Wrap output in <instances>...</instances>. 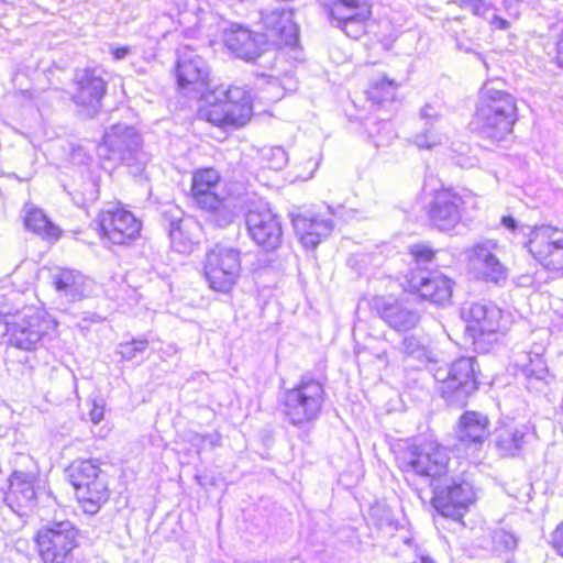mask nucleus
Segmentation results:
<instances>
[{"instance_id": "obj_1", "label": "nucleus", "mask_w": 563, "mask_h": 563, "mask_svg": "<svg viewBox=\"0 0 563 563\" xmlns=\"http://www.w3.org/2000/svg\"><path fill=\"white\" fill-rule=\"evenodd\" d=\"M397 465L406 482L420 495L424 487L431 488V503L442 517L461 520L468 506L474 503L473 486L464 479H448L449 454L444 446L429 441L408 444L396 453Z\"/></svg>"}, {"instance_id": "obj_2", "label": "nucleus", "mask_w": 563, "mask_h": 563, "mask_svg": "<svg viewBox=\"0 0 563 563\" xmlns=\"http://www.w3.org/2000/svg\"><path fill=\"white\" fill-rule=\"evenodd\" d=\"M518 119V108L512 95L484 85L481 90L473 124L484 137L501 141L512 132Z\"/></svg>"}, {"instance_id": "obj_3", "label": "nucleus", "mask_w": 563, "mask_h": 563, "mask_svg": "<svg viewBox=\"0 0 563 563\" xmlns=\"http://www.w3.org/2000/svg\"><path fill=\"white\" fill-rule=\"evenodd\" d=\"M207 103L199 113L218 128H239L252 115L250 93L242 87L220 85L200 97Z\"/></svg>"}, {"instance_id": "obj_4", "label": "nucleus", "mask_w": 563, "mask_h": 563, "mask_svg": "<svg viewBox=\"0 0 563 563\" xmlns=\"http://www.w3.org/2000/svg\"><path fill=\"white\" fill-rule=\"evenodd\" d=\"M100 156L121 162L133 176H141L151 161L142 148V137L137 131L125 124L112 125L103 135L98 148Z\"/></svg>"}, {"instance_id": "obj_5", "label": "nucleus", "mask_w": 563, "mask_h": 563, "mask_svg": "<svg viewBox=\"0 0 563 563\" xmlns=\"http://www.w3.org/2000/svg\"><path fill=\"white\" fill-rule=\"evenodd\" d=\"M324 399L323 385L317 379L302 376L295 387L284 391L283 413L292 426L303 427L319 418Z\"/></svg>"}, {"instance_id": "obj_6", "label": "nucleus", "mask_w": 563, "mask_h": 563, "mask_svg": "<svg viewBox=\"0 0 563 563\" xmlns=\"http://www.w3.org/2000/svg\"><path fill=\"white\" fill-rule=\"evenodd\" d=\"M77 500L88 515H96L109 499L106 473L91 460H78L67 470Z\"/></svg>"}, {"instance_id": "obj_7", "label": "nucleus", "mask_w": 563, "mask_h": 563, "mask_svg": "<svg viewBox=\"0 0 563 563\" xmlns=\"http://www.w3.org/2000/svg\"><path fill=\"white\" fill-rule=\"evenodd\" d=\"M0 316L3 317L10 344L24 351L36 350L43 339L56 328L53 319L33 309L11 316L10 311L0 308Z\"/></svg>"}, {"instance_id": "obj_8", "label": "nucleus", "mask_w": 563, "mask_h": 563, "mask_svg": "<svg viewBox=\"0 0 563 563\" xmlns=\"http://www.w3.org/2000/svg\"><path fill=\"white\" fill-rule=\"evenodd\" d=\"M475 357H460L448 367H438L433 376L437 390L451 405L465 406L467 398L477 390Z\"/></svg>"}, {"instance_id": "obj_9", "label": "nucleus", "mask_w": 563, "mask_h": 563, "mask_svg": "<svg viewBox=\"0 0 563 563\" xmlns=\"http://www.w3.org/2000/svg\"><path fill=\"white\" fill-rule=\"evenodd\" d=\"M241 272L240 252L233 247L214 245L206 255L205 277L216 291L229 292Z\"/></svg>"}, {"instance_id": "obj_10", "label": "nucleus", "mask_w": 563, "mask_h": 563, "mask_svg": "<svg viewBox=\"0 0 563 563\" xmlns=\"http://www.w3.org/2000/svg\"><path fill=\"white\" fill-rule=\"evenodd\" d=\"M525 246L543 268L563 276V230L552 225L534 227Z\"/></svg>"}, {"instance_id": "obj_11", "label": "nucleus", "mask_w": 563, "mask_h": 563, "mask_svg": "<svg viewBox=\"0 0 563 563\" xmlns=\"http://www.w3.org/2000/svg\"><path fill=\"white\" fill-rule=\"evenodd\" d=\"M77 529L68 520L54 521L49 527L41 529L36 543L43 563H65L77 547Z\"/></svg>"}, {"instance_id": "obj_12", "label": "nucleus", "mask_w": 563, "mask_h": 563, "mask_svg": "<svg viewBox=\"0 0 563 563\" xmlns=\"http://www.w3.org/2000/svg\"><path fill=\"white\" fill-rule=\"evenodd\" d=\"M220 180L218 172L213 168H203L194 173L191 195L197 206L214 213L220 225L233 220V213L228 210L227 203L219 198L214 189Z\"/></svg>"}, {"instance_id": "obj_13", "label": "nucleus", "mask_w": 563, "mask_h": 563, "mask_svg": "<svg viewBox=\"0 0 563 563\" xmlns=\"http://www.w3.org/2000/svg\"><path fill=\"white\" fill-rule=\"evenodd\" d=\"M498 243L483 240L464 251L468 269L478 279L499 284L507 278V268L497 256Z\"/></svg>"}, {"instance_id": "obj_14", "label": "nucleus", "mask_w": 563, "mask_h": 563, "mask_svg": "<svg viewBox=\"0 0 563 563\" xmlns=\"http://www.w3.org/2000/svg\"><path fill=\"white\" fill-rule=\"evenodd\" d=\"M100 236L114 245H126L141 232V222L121 207L103 209L97 219Z\"/></svg>"}, {"instance_id": "obj_15", "label": "nucleus", "mask_w": 563, "mask_h": 563, "mask_svg": "<svg viewBox=\"0 0 563 563\" xmlns=\"http://www.w3.org/2000/svg\"><path fill=\"white\" fill-rule=\"evenodd\" d=\"M71 101L81 108L87 117H93L107 91V82L98 68L77 69L74 76Z\"/></svg>"}, {"instance_id": "obj_16", "label": "nucleus", "mask_w": 563, "mask_h": 563, "mask_svg": "<svg viewBox=\"0 0 563 563\" xmlns=\"http://www.w3.org/2000/svg\"><path fill=\"white\" fill-rule=\"evenodd\" d=\"M323 5L332 24L347 36L357 38L364 33V23L371 15L367 0H324Z\"/></svg>"}, {"instance_id": "obj_17", "label": "nucleus", "mask_w": 563, "mask_h": 563, "mask_svg": "<svg viewBox=\"0 0 563 563\" xmlns=\"http://www.w3.org/2000/svg\"><path fill=\"white\" fill-rule=\"evenodd\" d=\"M461 316L474 345L501 331V310L490 302H472L462 308Z\"/></svg>"}, {"instance_id": "obj_18", "label": "nucleus", "mask_w": 563, "mask_h": 563, "mask_svg": "<svg viewBox=\"0 0 563 563\" xmlns=\"http://www.w3.org/2000/svg\"><path fill=\"white\" fill-rule=\"evenodd\" d=\"M246 225L253 241L265 251H275L282 245V222L269 208L260 206L249 210Z\"/></svg>"}, {"instance_id": "obj_19", "label": "nucleus", "mask_w": 563, "mask_h": 563, "mask_svg": "<svg viewBox=\"0 0 563 563\" xmlns=\"http://www.w3.org/2000/svg\"><path fill=\"white\" fill-rule=\"evenodd\" d=\"M406 287L424 300L444 306L451 300L453 282L437 272L416 269L406 276Z\"/></svg>"}, {"instance_id": "obj_20", "label": "nucleus", "mask_w": 563, "mask_h": 563, "mask_svg": "<svg viewBox=\"0 0 563 563\" xmlns=\"http://www.w3.org/2000/svg\"><path fill=\"white\" fill-rule=\"evenodd\" d=\"M176 75L181 89L196 92L199 97L212 89L206 60L188 47L178 51Z\"/></svg>"}, {"instance_id": "obj_21", "label": "nucleus", "mask_w": 563, "mask_h": 563, "mask_svg": "<svg viewBox=\"0 0 563 563\" xmlns=\"http://www.w3.org/2000/svg\"><path fill=\"white\" fill-rule=\"evenodd\" d=\"M462 198L450 189L435 192L428 210L430 221L441 231L453 229L461 220Z\"/></svg>"}, {"instance_id": "obj_22", "label": "nucleus", "mask_w": 563, "mask_h": 563, "mask_svg": "<svg viewBox=\"0 0 563 563\" xmlns=\"http://www.w3.org/2000/svg\"><path fill=\"white\" fill-rule=\"evenodd\" d=\"M372 306L379 318L396 331H408L419 323L418 311L393 297H376Z\"/></svg>"}, {"instance_id": "obj_23", "label": "nucleus", "mask_w": 563, "mask_h": 563, "mask_svg": "<svg viewBox=\"0 0 563 563\" xmlns=\"http://www.w3.org/2000/svg\"><path fill=\"white\" fill-rule=\"evenodd\" d=\"M292 11L286 8L266 10L262 13V22L267 36L285 45H295L298 41L299 29L292 20Z\"/></svg>"}, {"instance_id": "obj_24", "label": "nucleus", "mask_w": 563, "mask_h": 563, "mask_svg": "<svg viewBox=\"0 0 563 563\" xmlns=\"http://www.w3.org/2000/svg\"><path fill=\"white\" fill-rule=\"evenodd\" d=\"M292 225L296 234L305 247H316L322 238L328 236L333 230V221L319 214L307 212L292 217Z\"/></svg>"}, {"instance_id": "obj_25", "label": "nucleus", "mask_w": 563, "mask_h": 563, "mask_svg": "<svg viewBox=\"0 0 563 563\" xmlns=\"http://www.w3.org/2000/svg\"><path fill=\"white\" fill-rule=\"evenodd\" d=\"M53 286L62 300L76 302L82 300L89 290L90 282L79 271L56 268L52 273Z\"/></svg>"}, {"instance_id": "obj_26", "label": "nucleus", "mask_w": 563, "mask_h": 563, "mask_svg": "<svg viewBox=\"0 0 563 563\" xmlns=\"http://www.w3.org/2000/svg\"><path fill=\"white\" fill-rule=\"evenodd\" d=\"M419 120L421 130L412 135V143L417 147L426 150L443 144L446 136L440 131L442 115L439 110L431 103H426L419 110Z\"/></svg>"}, {"instance_id": "obj_27", "label": "nucleus", "mask_w": 563, "mask_h": 563, "mask_svg": "<svg viewBox=\"0 0 563 563\" xmlns=\"http://www.w3.org/2000/svg\"><path fill=\"white\" fill-rule=\"evenodd\" d=\"M531 437L530 427L527 424L507 426L496 430L493 443L500 457H516L521 454Z\"/></svg>"}, {"instance_id": "obj_28", "label": "nucleus", "mask_w": 563, "mask_h": 563, "mask_svg": "<svg viewBox=\"0 0 563 563\" xmlns=\"http://www.w3.org/2000/svg\"><path fill=\"white\" fill-rule=\"evenodd\" d=\"M261 35L253 34L241 25H233L223 34L225 46L239 58L245 60H254L261 55Z\"/></svg>"}, {"instance_id": "obj_29", "label": "nucleus", "mask_w": 563, "mask_h": 563, "mask_svg": "<svg viewBox=\"0 0 563 563\" xmlns=\"http://www.w3.org/2000/svg\"><path fill=\"white\" fill-rule=\"evenodd\" d=\"M36 494L31 476L14 473L10 479V493L5 500L9 507L20 516H24L35 506Z\"/></svg>"}, {"instance_id": "obj_30", "label": "nucleus", "mask_w": 563, "mask_h": 563, "mask_svg": "<svg viewBox=\"0 0 563 563\" xmlns=\"http://www.w3.org/2000/svg\"><path fill=\"white\" fill-rule=\"evenodd\" d=\"M489 420L487 416L467 411L461 419L457 429V439L463 443L482 444L489 435Z\"/></svg>"}, {"instance_id": "obj_31", "label": "nucleus", "mask_w": 563, "mask_h": 563, "mask_svg": "<svg viewBox=\"0 0 563 563\" xmlns=\"http://www.w3.org/2000/svg\"><path fill=\"white\" fill-rule=\"evenodd\" d=\"M542 352L543 347L539 346L537 351L522 352L516 355L515 363L528 379L542 380L548 375V367L542 357Z\"/></svg>"}, {"instance_id": "obj_32", "label": "nucleus", "mask_w": 563, "mask_h": 563, "mask_svg": "<svg viewBox=\"0 0 563 563\" xmlns=\"http://www.w3.org/2000/svg\"><path fill=\"white\" fill-rule=\"evenodd\" d=\"M25 227L33 232L49 239H56L59 230L41 210H31L25 217Z\"/></svg>"}, {"instance_id": "obj_33", "label": "nucleus", "mask_w": 563, "mask_h": 563, "mask_svg": "<svg viewBox=\"0 0 563 563\" xmlns=\"http://www.w3.org/2000/svg\"><path fill=\"white\" fill-rule=\"evenodd\" d=\"M398 85L386 77L375 80L367 90L368 99L375 103L383 104L391 102L397 95Z\"/></svg>"}, {"instance_id": "obj_34", "label": "nucleus", "mask_w": 563, "mask_h": 563, "mask_svg": "<svg viewBox=\"0 0 563 563\" xmlns=\"http://www.w3.org/2000/svg\"><path fill=\"white\" fill-rule=\"evenodd\" d=\"M190 224L191 221L189 219L170 223V243L174 250L179 253H187L191 250L192 240L188 235H185V231L189 229Z\"/></svg>"}, {"instance_id": "obj_35", "label": "nucleus", "mask_w": 563, "mask_h": 563, "mask_svg": "<svg viewBox=\"0 0 563 563\" xmlns=\"http://www.w3.org/2000/svg\"><path fill=\"white\" fill-rule=\"evenodd\" d=\"M402 350L406 355L422 363L432 361V351L415 336H407L404 339Z\"/></svg>"}, {"instance_id": "obj_36", "label": "nucleus", "mask_w": 563, "mask_h": 563, "mask_svg": "<svg viewBox=\"0 0 563 563\" xmlns=\"http://www.w3.org/2000/svg\"><path fill=\"white\" fill-rule=\"evenodd\" d=\"M261 158L268 168L278 170L287 163V154L280 146L264 147L261 151Z\"/></svg>"}, {"instance_id": "obj_37", "label": "nucleus", "mask_w": 563, "mask_h": 563, "mask_svg": "<svg viewBox=\"0 0 563 563\" xmlns=\"http://www.w3.org/2000/svg\"><path fill=\"white\" fill-rule=\"evenodd\" d=\"M147 345L148 342L145 339L132 340L131 342L121 343L118 352L123 360L133 361L146 351Z\"/></svg>"}, {"instance_id": "obj_38", "label": "nucleus", "mask_w": 563, "mask_h": 563, "mask_svg": "<svg viewBox=\"0 0 563 563\" xmlns=\"http://www.w3.org/2000/svg\"><path fill=\"white\" fill-rule=\"evenodd\" d=\"M410 254L418 266L427 265L434 258V251L424 244H415L409 247Z\"/></svg>"}, {"instance_id": "obj_39", "label": "nucleus", "mask_w": 563, "mask_h": 563, "mask_svg": "<svg viewBox=\"0 0 563 563\" xmlns=\"http://www.w3.org/2000/svg\"><path fill=\"white\" fill-rule=\"evenodd\" d=\"M461 8L470 10L474 15L486 18L493 5L487 0H457Z\"/></svg>"}, {"instance_id": "obj_40", "label": "nucleus", "mask_w": 563, "mask_h": 563, "mask_svg": "<svg viewBox=\"0 0 563 563\" xmlns=\"http://www.w3.org/2000/svg\"><path fill=\"white\" fill-rule=\"evenodd\" d=\"M494 541L506 551H512L517 548L518 538L514 532L505 529L497 530L494 534Z\"/></svg>"}, {"instance_id": "obj_41", "label": "nucleus", "mask_w": 563, "mask_h": 563, "mask_svg": "<svg viewBox=\"0 0 563 563\" xmlns=\"http://www.w3.org/2000/svg\"><path fill=\"white\" fill-rule=\"evenodd\" d=\"M84 189L86 190V194L79 196V195H73V201L78 207H85L89 202H93L97 200V190L96 185L92 181H85L82 184Z\"/></svg>"}, {"instance_id": "obj_42", "label": "nucleus", "mask_w": 563, "mask_h": 563, "mask_svg": "<svg viewBox=\"0 0 563 563\" xmlns=\"http://www.w3.org/2000/svg\"><path fill=\"white\" fill-rule=\"evenodd\" d=\"M104 400L100 397L93 398L90 402L89 418L95 424L99 423L104 416Z\"/></svg>"}, {"instance_id": "obj_43", "label": "nucleus", "mask_w": 563, "mask_h": 563, "mask_svg": "<svg viewBox=\"0 0 563 563\" xmlns=\"http://www.w3.org/2000/svg\"><path fill=\"white\" fill-rule=\"evenodd\" d=\"M220 435L219 433H212V434H198L195 437L194 441L199 446V449H205L207 446L216 448L220 446Z\"/></svg>"}, {"instance_id": "obj_44", "label": "nucleus", "mask_w": 563, "mask_h": 563, "mask_svg": "<svg viewBox=\"0 0 563 563\" xmlns=\"http://www.w3.org/2000/svg\"><path fill=\"white\" fill-rule=\"evenodd\" d=\"M551 544L555 551L563 556V523H561L551 534Z\"/></svg>"}, {"instance_id": "obj_45", "label": "nucleus", "mask_w": 563, "mask_h": 563, "mask_svg": "<svg viewBox=\"0 0 563 563\" xmlns=\"http://www.w3.org/2000/svg\"><path fill=\"white\" fill-rule=\"evenodd\" d=\"M490 24H492V26H494L495 29H498V30H508L510 26V23L507 20H505L496 14L493 15V18L490 20Z\"/></svg>"}, {"instance_id": "obj_46", "label": "nucleus", "mask_w": 563, "mask_h": 563, "mask_svg": "<svg viewBox=\"0 0 563 563\" xmlns=\"http://www.w3.org/2000/svg\"><path fill=\"white\" fill-rule=\"evenodd\" d=\"M131 52L129 46L115 47L112 49V56L115 60L124 59Z\"/></svg>"}, {"instance_id": "obj_47", "label": "nucleus", "mask_w": 563, "mask_h": 563, "mask_svg": "<svg viewBox=\"0 0 563 563\" xmlns=\"http://www.w3.org/2000/svg\"><path fill=\"white\" fill-rule=\"evenodd\" d=\"M501 224H503L506 229H508V230H510V231H514V230L517 228V222H516V220H515L512 217H510V216H505V217H503V218H501Z\"/></svg>"}, {"instance_id": "obj_48", "label": "nucleus", "mask_w": 563, "mask_h": 563, "mask_svg": "<svg viewBox=\"0 0 563 563\" xmlns=\"http://www.w3.org/2000/svg\"><path fill=\"white\" fill-rule=\"evenodd\" d=\"M369 258V256L367 255H364V254H361V255H354L352 256L350 260H349V265H351L352 267H354L355 265H357L358 263H365L367 262V260Z\"/></svg>"}, {"instance_id": "obj_49", "label": "nucleus", "mask_w": 563, "mask_h": 563, "mask_svg": "<svg viewBox=\"0 0 563 563\" xmlns=\"http://www.w3.org/2000/svg\"><path fill=\"white\" fill-rule=\"evenodd\" d=\"M267 88H268V89H276V90H279V86H278V84H277V81H276V80H274V81H269V82L267 84ZM274 98H275V99H279V98H280V93H279V91H277V93L274 96Z\"/></svg>"}, {"instance_id": "obj_50", "label": "nucleus", "mask_w": 563, "mask_h": 563, "mask_svg": "<svg viewBox=\"0 0 563 563\" xmlns=\"http://www.w3.org/2000/svg\"><path fill=\"white\" fill-rule=\"evenodd\" d=\"M556 49L560 54H563V30L556 42Z\"/></svg>"}, {"instance_id": "obj_51", "label": "nucleus", "mask_w": 563, "mask_h": 563, "mask_svg": "<svg viewBox=\"0 0 563 563\" xmlns=\"http://www.w3.org/2000/svg\"><path fill=\"white\" fill-rule=\"evenodd\" d=\"M555 59H556V64H558L561 68H563V53H562V54H560V53L558 52V55H556Z\"/></svg>"}, {"instance_id": "obj_52", "label": "nucleus", "mask_w": 563, "mask_h": 563, "mask_svg": "<svg viewBox=\"0 0 563 563\" xmlns=\"http://www.w3.org/2000/svg\"><path fill=\"white\" fill-rule=\"evenodd\" d=\"M357 272H358V274H361V275H363V274H367V269H366L365 267H363V266H360V267L357 268Z\"/></svg>"}]
</instances>
